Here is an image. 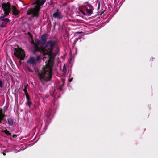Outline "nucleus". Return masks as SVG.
<instances>
[{"label":"nucleus","mask_w":158,"mask_h":158,"mask_svg":"<svg viewBox=\"0 0 158 158\" xmlns=\"http://www.w3.org/2000/svg\"><path fill=\"white\" fill-rule=\"evenodd\" d=\"M59 50V48L56 42L52 40L47 41L39 50L43 56V60L45 61L46 63V66L43 68L40 73H39V79L43 84L51 80L54 58Z\"/></svg>","instance_id":"nucleus-1"},{"label":"nucleus","mask_w":158,"mask_h":158,"mask_svg":"<svg viewBox=\"0 0 158 158\" xmlns=\"http://www.w3.org/2000/svg\"><path fill=\"white\" fill-rule=\"evenodd\" d=\"M42 58L40 56H38L35 57H30L27 62L28 70L30 72H33V71L31 69H35L37 63Z\"/></svg>","instance_id":"nucleus-2"},{"label":"nucleus","mask_w":158,"mask_h":158,"mask_svg":"<svg viewBox=\"0 0 158 158\" xmlns=\"http://www.w3.org/2000/svg\"><path fill=\"white\" fill-rule=\"evenodd\" d=\"M47 35L46 34L42 35L41 37L40 42L36 39H35V41L31 39V43L35 50L37 51L40 50V47H41L42 48L45 44L47 42Z\"/></svg>","instance_id":"nucleus-3"},{"label":"nucleus","mask_w":158,"mask_h":158,"mask_svg":"<svg viewBox=\"0 0 158 158\" xmlns=\"http://www.w3.org/2000/svg\"><path fill=\"white\" fill-rule=\"evenodd\" d=\"M46 0H36V4L34 8H31L28 11L29 15L32 14L33 16L37 17L38 15V12L40 9V5H43L45 2Z\"/></svg>","instance_id":"nucleus-4"},{"label":"nucleus","mask_w":158,"mask_h":158,"mask_svg":"<svg viewBox=\"0 0 158 158\" xmlns=\"http://www.w3.org/2000/svg\"><path fill=\"white\" fill-rule=\"evenodd\" d=\"M14 55L18 59L21 60L23 59L25 57V54L24 51L21 48L18 49L15 48L14 49Z\"/></svg>","instance_id":"nucleus-5"},{"label":"nucleus","mask_w":158,"mask_h":158,"mask_svg":"<svg viewBox=\"0 0 158 158\" xmlns=\"http://www.w3.org/2000/svg\"><path fill=\"white\" fill-rule=\"evenodd\" d=\"M2 7L4 11V16H6L9 15L11 11V6L9 3H3L2 4Z\"/></svg>","instance_id":"nucleus-6"},{"label":"nucleus","mask_w":158,"mask_h":158,"mask_svg":"<svg viewBox=\"0 0 158 158\" xmlns=\"http://www.w3.org/2000/svg\"><path fill=\"white\" fill-rule=\"evenodd\" d=\"M84 7L85 8L88 15L90 16L93 13L94 9L92 5L88 2L84 3Z\"/></svg>","instance_id":"nucleus-7"},{"label":"nucleus","mask_w":158,"mask_h":158,"mask_svg":"<svg viewBox=\"0 0 158 158\" xmlns=\"http://www.w3.org/2000/svg\"><path fill=\"white\" fill-rule=\"evenodd\" d=\"M53 17L55 18H58V19H62L63 16L61 15L60 12L58 10L54 13L53 14Z\"/></svg>","instance_id":"nucleus-8"},{"label":"nucleus","mask_w":158,"mask_h":158,"mask_svg":"<svg viewBox=\"0 0 158 158\" xmlns=\"http://www.w3.org/2000/svg\"><path fill=\"white\" fill-rule=\"evenodd\" d=\"M11 8L12 10V12L13 15L16 16L18 14L19 11H18L15 6H12Z\"/></svg>","instance_id":"nucleus-9"},{"label":"nucleus","mask_w":158,"mask_h":158,"mask_svg":"<svg viewBox=\"0 0 158 158\" xmlns=\"http://www.w3.org/2000/svg\"><path fill=\"white\" fill-rule=\"evenodd\" d=\"M5 117V113H3L2 110L0 108V123L3 120Z\"/></svg>","instance_id":"nucleus-10"},{"label":"nucleus","mask_w":158,"mask_h":158,"mask_svg":"<svg viewBox=\"0 0 158 158\" xmlns=\"http://www.w3.org/2000/svg\"><path fill=\"white\" fill-rule=\"evenodd\" d=\"M5 17V16H4V15L3 16H1L0 17V20L5 22H10V20L8 19L7 18H3L4 17Z\"/></svg>","instance_id":"nucleus-11"},{"label":"nucleus","mask_w":158,"mask_h":158,"mask_svg":"<svg viewBox=\"0 0 158 158\" xmlns=\"http://www.w3.org/2000/svg\"><path fill=\"white\" fill-rule=\"evenodd\" d=\"M24 92L25 94V95L26 98L27 99V100H30L29 95H28V93L27 92V89H23Z\"/></svg>","instance_id":"nucleus-12"},{"label":"nucleus","mask_w":158,"mask_h":158,"mask_svg":"<svg viewBox=\"0 0 158 158\" xmlns=\"http://www.w3.org/2000/svg\"><path fill=\"white\" fill-rule=\"evenodd\" d=\"M8 124L10 126H12L13 124V121L12 119L9 118L8 119Z\"/></svg>","instance_id":"nucleus-13"},{"label":"nucleus","mask_w":158,"mask_h":158,"mask_svg":"<svg viewBox=\"0 0 158 158\" xmlns=\"http://www.w3.org/2000/svg\"><path fill=\"white\" fill-rule=\"evenodd\" d=\"M2 132L5 133L7 135H9L10 136H11V133H10V132L6 130V129L5 130H3Z\"/></svg>","instance_id":"nucleus-14"},{"label":"nucleus","mask_w":158,"mask_h":158,"mask_svg":"<svg viewBox=\"0 0 158 158\" xmlns=\"http://www.w3.org/2000/svg\"><path fill=\"white\" fill-rule=\"evenodd\" d=\"M31 102L30 101V100H27V101L26 103V105H27L28 106L30 107L31 106Z\"/></svg>","instance_id":"nucleus-15"},{"label":"nucleus","mask_w":158,"mask_h":158,"mask_svg":"<svg viewBox=\"0 0 158 158\" xmlns=\"http://www.w3.org/2000/svg\"><path fill=\"white\" fill-rule=\"evenodd\" d=\"M3 86V83L2 81L1 80H0V87L1 88Z\"/></svg>","instance_id":"nucleus-16"},{"label":"nucleus","mask_w":158,"mask_h":158,"mask_svg":"<svg viewBox=\"0 0 158 158\" xmlns=\"http://www.w3.org/2000/svg\"><path fill=\"white\" fill-rule=\"evenodd\" d=\"M66 71H67V70H66V68H65L64 67L63 69V72L65 73L66 72Z\"/></svg>","instance_id":"nucleus-17"},{"label":"nucleus","mask_w":158,"mask_h":158,"mask_svg":"<svg viewBox=\"0 0 158 158\" xmlns=\"http://www.w3.org/2000/svg\"><path fill=\"white\" fill-rule=\"evenodd\" d=\"M0 27H4V25L2 23Z\"/></svg>","instance_id":"nucleus-18"},{"label":"nucleus","mask_w":158,"mask_h":158,"mask_svg":"<svg viewBox=\"0 0 158 158\" xmlns=\"http://www.w3.org/2000/svg\"><path fill=\"white\" fill-rule=\"evenodd\" d=\"M100 7V3L99 2L98 3V9H99Z\"/></svg>","instance_id":"nucleus-19"},{"label":"nucleus","mask_w":158,"mask_h":158,"mask_svg":"<svg viewBox=\"0 0 158 158\" xmlns=\"http://www.w3.org/2000/svg\"><path fill=\"white\" fill-rule=\"evenodd\" d=\"M17 137V136L16 135H14L13 136V138H15V137Z\"/></svg>","instance_id":"nucleus-20"},{"label":"nucleus","mask_w":158,"mask_h":158,"mask_svg":"<svg viewBox=\"0 0 158 158\" xmlns=\"http://www.w3.org/2000/svg\"><path fill=\"white\" fill-rule=\"evenodd\" d=\"M3 155H6V153L4 152H3Z\"/></svg>","instance_id":"nucleus-21"},{"label":"nucleus","mask_w":158,"mask_h":158,"mask_svg":"<svg viewBox=\"0 0 158 158\" xmlns=\"http://www.w3.org/2000/svg\"><path fill=\"white\" fill-rule=\"evenodd\" d=\"M82 13H83V14H84V15H85V13H84V12H82Z\"/></svg>","instance_id":"nucleus-22"},{"label":"nucleus","mask_w":158,"mask_h":158,"mask_svg":"<svg viewBox=\"0 0 158 158\" xmlns=\"http://www.w3.org/2000/svg\"><path fill=\"white\" fill-rule=\"evenodd\" d=\"M72 79H71L70 80V82H71L72 81Z\"/></svg>","instance_id":"nucleus-23"}]
</instances>
